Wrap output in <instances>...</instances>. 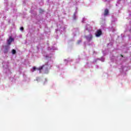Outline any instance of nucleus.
Masks as SVG:
<instances>
[{"mask_svg": "<svg viewBox=\"0 0 131 131\" xmlns=\"http://www.w3.org/2000/svg\"><path fill=\"white\" fill-rule=\"evenodd\" d=\"M12 53L13 55H15V54H16V50L13 49V50H12Z\"/></svg>", "mask_w": 131, "mask_h": 131, "instance_id": "obj_7", "label": "nucleus"}, {"mask_svg": "<svg viewBox=\"0 0 131 131\" xmlns=\"http://www.w3.org/2000/svg\"><path fill=\"white\" fill-rule=\"evenodd\" d=\"M20 30H21V31H23V30H24V28H23V27H20Z\"/></svg>", "mask_w": 131, "mask_h": 131, "instance_id": "obj_9", "label": "nucleus"}, {"mask_svg": "<svg viewBox=\"0 0 131 131\" xmlns=\"http://www.w3.org/2000/svg\"><path fill=\"white\" fill-rule=\"evenodd\" d=\"M33 70L32 72H34V71H36V70H37V68H36V67H33Z\"/></svg>", "mask_w": 131, "mask_h": 131, "instance_id": "obj_6", "label": "nucleus"}, {"mask_svg": "<svg viewBox=\"0 0 131 131\" xmlns=\"http://www.w3.org/2000/svg\"><path fill=\"white\" fill-rule=\"evenodd\" d=\"M9 49H10V47L6 46H5V49L4 50V53L7 54L8 52H9Z\"/></svg>", "mask_w": 131, "mask_h": 131, "instance_id": "obj_4", "label": "nucleus"}, {"mask_svg": "<svg viewBox=\"0 0 131 131\" xmlns=\"http://www.w3.org/2000/svg\"><path fill=\"white\" fill-rule=\"evenodd\" d=\"M121 57H123V55H122L121 54Z\"/></svg>", "mask_w": 131, "mask_h": 131, "instance_id": "obj_10", "label": "nucleus"}, {"mask_svg": "<svg viewBox=\"0 0 131 131\" xmlns=\"http://www.w3.org/2000/svg\"><path fill=\"white\" fill-rule=\"evenodd\" d=\"M14 40V38H12V37H9V39L7 40L8 45H10L12 43V41Z\"/></svg>", "mask_w": 131, "mask_h": 131, "instance_id": "obj_3", "label": "nucleus"}, {"mask_svg": "<svg viewBox=\"0 0 131 131\" xmlns=\"http://www.w3.org/2000/svg\"><path fill=\"white\" fill-rule=\"evenodd\" d=\"M43 12H44L43 10H42V9L39 10V13H43Z\"/></svg>", "mask_w": 131, "mask_h": 131, "instance_id": "obj_8", "label": "nucleus"}, {"mask_svg": "<svg viewBox=\"0 0 131 131\" xmlns=\"http://www.w3.org/2000/svg\"><path fill=\"white\" fill-rule=\"evenodd\" d=\"M105 1H107V0H105Z\"/></svg>", "mask_w": 131, "mask_h": 131, "instance_id": "obj_11", "label": "nucleus"}, {"mask_svg": "<svg viewBox=\"0 0 131 131\" xmlns=\"http://www.w3.org/2000/svg\"><path fill=\"white\" fill-rule=\"evenodd\" d=\"M109 14V10L108 9H106L104 10V16H107Z\"/></svg>", "mask_w": 131, "mask_h": 131, "instance_id": "obj_5", "label": "nucleus"}, {"mask_svg": "<svg viewBox=\"0 0 131 131\" xmlns=\"http://www.w3.org/2000/svg\"><path fill=\"white\" fill-rule=\"evenodd\" d=\"M43 68H45L46 70H48V69H49V68L48 67V66L43 65L42 66L38 68H37V70H39V71H40V70H42V69H43Z\"/></svg>", "mask_w": 131, "mask_h": 131, "instance_id": "obj_1", "label": "nucleus"}, {"mask_svg": "<svg viewBox=\"0 0 131 131\" xmlns=\"http://www.w3.org/2000/svg\"><path fill=\"white\" fill-rule=\"evenodd\" d=\"M102 35V31L101 30H98L95 33L96 36L99 37V36Z\"/></svg>", "mask_w": 131, "mask_h": 131, "instance_id": "obj_2", "label": "nucleus"}]
</instances>
